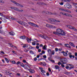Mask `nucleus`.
Instances as JSON below:
<instances>
[{
	"label": "nucleus",
	"mask_w": 77,
	"mask_h": 77,
	"mask_svg": "<svg viewBox=\"0 0 77 77\" xmlns=\"http://www.w3.org/2000/svg\"><path fill=\"white\" fill-rule=\"evenodd\" d=\"M27 44L24 45L23 46V48H26V47H27Z\"/></svg>",
	"instance_id": "nucleus-29"
},
{
	"label": "nucleus",
	"mask_w": 77,
	"mask_h": 77,
	"mask_svg": "<svg viewBox=\"0 0 77 77\" xmlns=\"http://www.w3.org/2000/svg\"><path fill=\"white\" fill-rule=\"evenodd\" d=\"M33 60H35V61H36V60H37V58L35 57L34 58Z\"/></svg>",
	"instance_id": "nucleus-42"
},
{
	"label": "nucleus",
	"mask_w": 77,
	"mask_h": 77,
	"mask_svg": "<svg viewBox=\"0 0 77 77\" xmlns=\"http://www.w3.org/2000/svg\"><path fill=\"white\" fill-rule=\"evenodd\" d=\"M59 10H60V11H63V12H68V13H71V11H69L66 9L60 8H59Z\"/></svg>",
	"instance_id": "nucleus-5"
},
{
	"label": "nucleus",
	"mask_w": 77,
	"mask_h": 77,
	"mask_svg": "<svg viewBox=\"0 0 77 77\" xmlns=\"http://www.w3.org/2000/svg\"><path fill=\"white\" fill-rule=\"evenodd\" d=\"M49 20L50 21V23H51V24H55L54 23H56V22L60 23V21L57 20H54V19H49ZM53 22L54 23H53Z\"/></svg>",
	"instance_id": "nucleus-2"
},
{
	"label": "nucleus",
	"mask_w": 77,
	"mask_h": 77,
	"mask_svg": "<svg viewBox=\"0 0 77 77\" xmlns=\"http://www.w3.org/2000/svg\"><path fill=\"white\" fill-rule=\"evenodd\" d=\"M26 38H27L26 36H25V35H23L21 36L20 38V39H25Z\"/></svg>",
	"instance_id": "nucleus-11"
},
{
	"label": "nucleus",
	"mask_w": 77,
	"mask_h": 77,
	"mask_svg": "<svg viewBox=\"0 0 77 77\" xmlns=\"http://www.w3.org/2000/svg\"><path fill=\"white\" fill-rule=\"evenodd\" d=\"M23 62H24V63H26V61L24 60H23Z\"/></svg>",
	"instance_id": "nucleus-64"
},
{
	"label": "nucleus",
	"mask_w": 77,
	"mask_h": 77,
	"mask_svg": "<svg viewBox=\"0 0 77 77\" xmlns=\"http://www.w3.org/2000/svg\"><path fill=\"white\" fill-rule=\"evenodd\" d=\"M58 48H55V51H58Z\"/></svg>",
	"instance_id": "nucleus-47"
},
{
	"label": "nucleus",
	"mask_w": 77,
	"mask_h": 77,
	"mask_svg": "<svg viewBox=\"0 0 77 77\" xmlns=\"http://www.w3.org/2000/svg\"><path fill=\"white\" fill-rule=\"evenodd\" d=\"M66 6L67 7L68 9H71L72 8V6H71V5L69 4H66Z\"/></svg>",
	"instance_id": "nucleus-8"
},
{
	"label": "nucleus",
	"mask_w": 77,
	"mask_h": 77,
	"mask_svg": "<svg viewBox=\"0 0 77 77\" xmlns=\"http://www.w3.org/2000/svg\"><path fill=\"white\" fill-rule=\"evenodd\" d=\"M11 2H12V3H14V4H15V5H17V6H19V5H20V4H19L15 2V1L11 0Z\"/></svg>",
	"instance_id": "nucleus-9"
},
{
	"label": "nucleus",
	"mask_w": 77,
	"mask_h": 77,
	"mask_svg": "<svg viewBox=\"0 0 77 77\" xmlns=\"http://www.w3.org/2000/svg\"><path fill=\"white\" fill-rule=\"evenodd\" d=\"M24 51H25V52H26V53H27V52H28V50H27V49H25L24 50Z\"/></svg>",
	"instance_id": "nucleus-34"
},
{
	"label": "nucleus",
	"mask_w": 77,
	"mask_h": 77,
	"mask_svg": "<svg viewBox=\"0 0 77 77\" xmlns=\"http://www.w3.org/2000/svg\"><path fill=\"white\" fill-rule=\"evenodd\" d=\"M42 48L43 50H45L46 49V45H45Z\"/></svg>",
	"instance_id": "nucleus-30"
},
{
	"label": "nucleus",
	"mask_w": 77,
	"mask_h": 77,
	"mask_svg": "<svg viewBox=\"0 0 77 77\" xmlns=\"http://www.w3.org/2000/svg\"><path fill=\"white\" fill-rule=\"evenodd\" d=\"M5 60L6 61L7 63H9V60H8V58L5 57Z\"/></svg>",
	"instance_id": "nucleus-25"
},
{
	"label": "nucleus",
	"mask_w": 77,
	"mask_h": 77,
	"mask_svg": "<svg viewBox=\"0 0 77 77\" xmlns=\"http://www.w3.org/2000/svg\"><path fill=\"white\" fill-rule=\"evenodd\" d=\"M69 66H67V65H66V68L68 69H69Z\"/></svg>",
	"instance_id": "nucleus-36"
},
{
	"label": "nucleus",
	"mask_w": 77,
	"mask_h": 77,
	"mask_svg": "<svg viewBox=\"0 0 77 77\" xmlns=\"http://www.w3.org/2000/svg\"><path fill=\"white\" fill-rule=\"evenodd\" d=\"M0 3H4V2L3 1H2V0H0Z\"/></svg>",
	"instance_id": "nucleus-43"
},
{
	"label": "nucleus",
	"mask_w": 77,
	"mask_h": 77,
	"mask_svg": "<svg viewBox=\"0 0 77 77\" xmlns=\"http://www.w3.org/2000/svg\"><path fill=\"white\" fill-rule=\"evenodd\" d=\"M36 48L37 49H39V47L38 46H36Z\"/></svg>",
	"instance_id": "nucleus-59"
},
{
	"label": "nucleus",
	"mask_w": 77,
	"mask_h": 77,
	"mask_svg": "<svg viewBox=\"0 0 77 77\" xmlns=\"http://www.w3.org/2000/svg\"><path fill=\"white\" fill-rule=\"evenodd\" d=\"M57 64L58 65H61V63H60V62H59Z\"/></svg>",
	"instance_id": "nucleus-50"
},
{
	"label": "nucleus",
	"mask_w": 77,
	"mask_h": 77,
	"mask_svg": "<svg viewBox=\"0 0 77 77\" xmlns=\"http://www.w3.org/2000/svg\"><path fill=\"white\" fill-rule=\"evenodd\" d=\"M12 63H13L14 64H15V63H16V62H15V61H12Z\"/></svg>",
	"instance_id": "nucleus-41"
},
{
	"label": "nucleus",
	"mask_w": 77,
	"mask_h": 77,
	"mask_svg": "<svg viewBox=\"0 0 77 77\" xmlns=\"http://www.w3.org/2000/svg\"><path fill=\"white\" fill-rule=\"evenodd\" d=\"M11 20H15V18L14 17H12Z\"/></svg>",
	"instance_id": "nucleus-56"
},
{
	"label": "nucleus",
	"mask_w": 77,
	"mask_h": 77,
	"mask_svg": "<svg viewBox=\"0 0 77 77\" xmlns=\"http://www.w3.org/2000/svg\"><path fill=\"white\" fill-rule=\"evenodd\" d=\"M26 47H27L28 49H30V46L29 45H28V44H27V46Z\"/></svg>",
	"instance_id": "nucleus-28"
},
{
	"label": "nucleus",
	"mask_w": 77,
	"mask_h": 77,
	"mask_svg": "<svg viewBox=\"0 0 77 77\" xmlns=\"http://www.w3.org/2000/svg\"><path fill=\"white\" fill-rule=\"evenodd\" d=\"M72 5L74 6H75V8H77V4L75 3H73Z\"/></svg>",
	"instance_id": "nucleus-19"
},
{
	"label": "nucleus",
	"mask_w": 77,
	"mask_h": 77,
	"mask_svg": "<svg viewBox=\"0 0 77 77\" xmlns=\"http://www.w3.org/2000/svg\"><path fill=\"white\" fill-rule=\"evenodd\" d=\"M48 52L49 53V54H50L51 56L52 55V51L50 49H48Z\"/></svg>",
	"instance_id": "nucleus-7"
},
{
	"label": "nucleus",
	"mask_w": 77,
	"mask_h": 77,
	"mask_svg": "<svg viewBox=\"0 0 77 77\" xmlns=\"http://www.w3.org/2000/svg\"><path fill=\"white\" fill-rule=\"evenodd\" d=\"M20 24H21V25H26V23L24 22H21V21L20 22Z\"/></svg>",
	"instance_id": "nucleus-13"
},
{
	"label": "nucleus",
	"mask_w": 77,
	"mask_h": 77,
	"mask_svg": "<svg viewBox=\"0 0 77 77\" xmlns=\"http://www.w3.org/2000/svg\"><path fill=\"white\" fill-rule=\"evenodd\" d=\"M46 26L48 28H51V29L56 28V26H53L52 25L49 24H46Z\"/></svg>",
	"instance_id": "nucleus-6"
},
{
	"label": "nucleus",
	"mask_w": 77,
	"mask_h": 77,
	"mask_svg": "<svg viewBox=\"0 0 77 77\" xmlns=\"http://www.w3.org/2000/svg\"><path fill=\"white\" fill-rule=\"evenodd\" d=\"M24 67L25 69H29V68H30V67L26 64L24 65Z\"/></svg>",
	"instance_id": "nucleus-14"
},
{
	"label": "nucleus",
	"mask_w": 77,
	"mask_h": 77,
	"mask_svg": "<svg viewBox=\"0 0 77 77\" xmlns=\"http://www.w3.org/2000/svg\"><path fill=\"white\" fill-rule=\"evenodd\" d=\"M61 62L63 64H66L67 63V59L66 58L61 59Z\"/></svg>",
	"instance_id": "nucleus-3"
},
{
	"label": "nucleus",
	"mask_w": 77,
	"mask_h": 77,
	"mask_svg": "<svg viewBox=\"0 0 77 77\" xmlns=\"http://www.w3.org/2000/svg\"><path fill=\"white\" fill-rule=\"evenodd\" d=\"M38 52H39V53L41 52V49H39L38 50Z\"/></svg>",
	"instance_id": "nucleus-55"
},
{
	"label": "nucleus",
	"mask_w": 77,
	"mask_h": 77,
	"mask_svg": "<svg viewBox=\"0 0 77 77\" xmlns=\"http://www.w3.org/2000/svg\"><path fill=\"white\" fill-rule=\"evenodd\" d=\"M48 15H51L52 14V13H51V12L49 11V13H48Z\"/></svg>",
	"instance_id": "nucleus-63"
},
{
	"label": "nucleus",
	"mask_w": 77,
	"mask_h": 77,
	"mask_svg": "<svg viewBox=\"0 0 77 77\" xmlns=\"http://www.w3.org/2000/svg\"><path fill=\"white\" fill-rule=\"evenodd\" d=\"M9 34L10 35H11L12 36H14V35H15V34L14 32H9Z\"/></svg>",
	"instance_id": "nucleus-12"
},
{
	"label": "nucleus",
	"mask_w": 77,
	"mask_h": 77,
	"mask_svg": "<svg viewBox=\"0 0 77 77\" xmlns=\"http://www.w3.org/2000/svg\"><path fill=\"white\" fill-rule=\"evenodd\" d=\"M51 61L52 62V63H54V60H51Z\"/></svg>",
	"instance_id": "nucleus-60"
},
{
	"label": "nucleus",
	"mask_w": 77,
	"mask_h": 77,
	"mask_svg": "<svg viewBox=\"0 0 77 77\" xmlns=\"http://www.w3.org/2000/svg\"><path fill=\"white\" fill-rule=\"evenodd\" d=\"M39 36L40 37H41L42 38H44V39H46V38H44V35H39Z\"/></svg>",
	"instance_id": "nucleus-22"
},
{
	"label": "nucleus",
	"mask_w": 77,
	"mask_h": 77,
	"mask_svg": "<svg viewBox=\"0 0 77 77\" xmlns=\"http://www.w3.org/2000/svg\"><path fill=\"white\" fill-rule=\"evenodd\" d=\"M29 71L31 73H34L35 72V70L31 69H29Z\"/></svg>",
	"instance_id": "nucleus-15"
},
{
	"label": "nucleus",
	"mask_w": 77,
	"mask_h": 77,
	"mask_svg": "<svg viewBox=\"0 0 77 77\" xmlns=\"http://www.w3.org/2000/svg\"><path fill=\"white\" fill-rule=\"evenodd\" d=\"M62 53H63V55L64 56H68V54L66 52H65L64 51H62L61 52Z\"/></svg>",
	"instance_id": "nucleus-10"
},
{
	"label": "nucleus",
	"mask_w": 77,
	"mask_h": 77,
	"mask_svg": "<svg viewBox=\"0 0 77 77\" xmlns=\"http://www.w3.org/2000/svg\"><path fill=\"white\" fill-rule=\"evenodd\" d=\"M48 71H49V72H51V69L50 68H48Z\"/></svg>",
	"instance_id": "nucleus-46"
},
{
	"label": "nucleus",
	"mask_w": 77,
	"mask_h": 77,
	"mask_svg": "<svg viewBox=\"0 0 77 77\" xmlns=\"http://www.w3.org/2000/svg\"><path fill=\"white\" fill-rule=\"evenodd\" d=\"M60 14L63 15H64V14H65V13H63L62 12H60Z\"/></svg>",
	"instance_id": "nucleus-40"
},
{
	"label": "nucleus",
	"mask_w": 77,
	"mask_h": 77,
	"mask_svg": "<svg viewBox=\"0 0 77 77\" xmlns=\"http://www.w3.org/2000/svg\"><path fill=\"white\" fill-rule=\"evenodd\" d=\"M10 8H11V9H14V7H11Z\"/></svg>",
	"instance_id": "nucleus-57"
},
{
	"label": "nucleus",
	"mask_w": 77,
	"mask_h": 77,
	"mask_svg": "<svg viewBox=\"0 0 77 77\" xmlns=\"http://www.w3.org/2000/svg\"><path fill=\"white\" fill-rule=\"evenodd\" d=\"M62 0V1L63 2H69L71 1V0Z\"/></svg>",
	"instance_id": "nucleus-24"
},
{
	"label": "nucleus",
	"mask_w": 77,
	"mask_h": 77,
	"mask_svg": "<svg viewBox=\"0 0 77 77\" xmlns=\"http://www.w3.org/2000/svg\"><path fill=\"white\" fill-rule=\"evenodd\" d=\"M67 47H69V48H71V46H69V44H67Z\"/></svg>",
	"instance_id": "nucleus-44"
},
{
	"label": "nucleus",
	"mask_w": 77,
	"mask_h": 77,
	"mask_svg": "<svg viewBox=\"0 0 77 77\" xmlns=\"http://www.w3.org/2000/svg\"><path fill=\"white\" fill-rule=\"evenodd\" d=\"M60 5H63V2H60Z\"/></svg>",
	"instance_id": "nucleus-53"
},
{
	"label": "nucleus",
	"mask_w": 77,
	"mask_h": 77,
	"mask_svg": "<svg viewBox=\"0 0 77 77\" xmlns=\"http://www.w3.org/2000/svg\"><path fill=\"white\" fill-rule=\"evenodd\" d=\"M55 52H54V51H53L52 52V55H54V54Z\"/></svg>",
	"instance_id": "nucleus-35"
},
{
	"label": "nucleus",
	"mask_w": 77,
	"mask_h": 77,
	"mask_svg": "<svg viewBox=\"0 0 77 77\" xmlns=\"http://www.w3.org/2000/svg\"><path fill=\"white\" fill-rule=\"evenodd\" d=\"M55 68H56V69H59L60 68V67L59 66L57 65L55 66Z\"/></svg>",
	"instance_id": "nucleus-23"
},
{
	"label": "nucleus",
	"mask_w": 77,
	"mask_h": 77,
	"mask_svg": "<svg viewBox=\"0 0 77 77\" xmlns=\"http://www.w3.org/2000/svg\"><path fill=\"white\" fill-rule=\"evenodd\" d=\"M69 44L70 45H71V46H72L73 47H75V45H74V44H73V43H71V42H70L69 43Z\"/></svg>",
	"instance_id": "nucleus-18"
},
{
	"label": "nucleus",
	"mask_w": 77,
	"mask_h": 77,
	"mask_svg": "<svg viewBox=\"0 0 77 77\" xmlns=\"http://www.w3.org/2000/svg\"><path fill=\"white\" fill-rule=\"evenodd\" d=\"M69 28V29H72L73 28V27L70 26V25H68L67 26Z\"/></svg>",
	"instance_id": "nucleus-21"
},
{
	"label": "nucleus",
	"mask_w": 77,
	"mask_h": 77,
	"mask_svg": "<svg viewBox=\"0 0 77 77\" xmlns=\"http://www.w3.org/2000/svg\"><path fill=\"white\" fill-rule=\"evenodd\" d=\"M1 53H2L3 54H5V52L4 51H1Z\"/></svg>",
	"instance_id": "nucleus-38"
},
{
	"label": "nucleus",
	"mask_w": 77,
	"mask_h": 77,
	"mask_svg": "<svg viewBox=\"0 0 77 77\" xmlns=\"http://www.w3.org/2000/svg\"><path fill=\"white\" fill-rule=\"evenodd\" d=\"M69 57H70V58H72V57H73V58H75V56H74V55H72V54L70 55H69Z\"/></svg>",
	"instance_id": "nucleus-20"
},
{
	"label": "nucleus",
	"mask_w": 77,
	"mask_h": 77,
	"mask_svg": "<svg viewBox=\"0 0 77 77\" xmlns=\"http://www.w3.org/2000/svg\"><path fill=\"white\" fill-rule=\"evenodd\" d=\"M61 66L63 68H64V67H65V66H64V65H63L62 64H61Z\"/></svg>",
	"instance_id": "nucleus-51"
},
{
	"label": "nucleus",
	"mask_w": 77,
	"mask_h": 77,
	"mask_svg": "<svg viewBox=\"0 0 77 77\" xmlns=\"http://www.w3.org/2000/svg\"><path fill=\"white\" fill-rule=\"evenodd\" d=\"M16 64H17V65H19L20 64V61L17 62L16 63Z\"/></svg>",
	"instance_id": "nucleus-62"
},
{
	"label": "nucleus",
	"mask_w": 77,
	"mask_h": 77,
	"mask_svg": "<svg viewBox=\"0 0 77 77\" xmlns=\"http://www.w3.org/2000/svg\"><path fill=\"white\" fill-rule=\"evenodd\" d=\"M62 50V48H60L59 49L58 51H61Z\"/></svg>",
	"instance_id": "nucleus-48"
},
{
	"label": "nucleus",
	"mask_w": 77,
	"mask_h": 77,
	"mask_svg": "<svg viewBox=\"0 0 77 77\" xmlns=\"http://www.w3.org/2000/svg\"><path fill=\"white\" fill-rule=\"evenodd\" d=\"M57 32L58 33V35H63L65 36V32L64 31H63L62 30L59 29H57Z\"/></svg>",
	"instance_id": "nucleus-1"
},
{
	"label": "nucleus",
	"mask_w": 77,
	"mask_h": 77,
	"mask_svg": "<svg viewBox=\"0 0 77 77\" xmlns=\"http://www.w3.org/2000/svg\"><path fill=\"white\" fill-rule=\"evenodd\" d=\"M26 40L28 42H30V41H31V40H32V38L29 39V38L26 37Z\"/></svg>",
	"instance_id": "nucleus-16"
},
{
	"label": "nucleus",
	"mask_w": 77,
	"mask_h": 77,
	"mask_svg": "<svg viewBox=\"0 0 77 77\" xmlns=\"http://www.w3.org/2000/svg\"><path fill=\"white\" fill-rule=\"evenodd\" d=\"M30 53L31 54H34V53H33V51H30Z\"/></svg>",
	"instance_id": "nucleus-32"
},
{
	"label": "nucleus",
	"mask_w": 77,
	"mask_h": 77,
	"mask_svg": "<svg viewBox=\"0 0 77 77\" xmlns=\"http://www.w3.org/2000/svg\"><path fill=\"white\" fill-rule=\"evenodd\" d=\"M6 74L7 75H11V74H12V73H10L9 72H7L6 73Z\"/></svg>",
	"instance_id": "nucleus-31"
},
{
	"label": "nucleus",
	"mask_w": 77,
	"mask_h": 77,
	"mask_svg": "<svg viewBox=\"0 0 77 77\" xmlns=\"http://www.w3.org/2000/svg\"><path fill=\"white\" fill-rule=\"evenodd\" d=\"M20 6L21 8H23V5H20Z\"/></svg>",
	"instance_id": "nucleus-61"
},
{
	"label": "nucleus",
	"mask_w": 77,
	"mask_h": 77,
	"mask_svg": "<svg viewBox=\"0 0 77 77\" xmlns=\"http://www.w3.org/2000/svg\"><path fill=\"white\" fill-rule=\"evenodd\" d=\"M43 57L45 59H46V58H47V56H46V55L43 56Z\"/></svg>",
	"instance_id": "nucleus-54"
},
{
	"label": "nucleus",
	"mask_w": 77,
	"mask_h": 77,
	"mask_svg": "<svg viewBox=\"0 0 77 77\" xmlns=\"http://www.w3.org/2000/svg\"><path fill=\"white\" fill-rule=\"evenodd\" d=\"M32 45H36V43H35L34 42H32Z\"/></svg>",
	"instance_id": "nucleus-39"
},
{
	"label": "nucleus",
	"mask_w": 77,
	"mask_h": 77,
	"mask_svg": "<svg viewBox=\"0 0 77 77\" xmlns=\"http://www.w3.org/2000/svg\"><path fill=\"white\" fill-rule=\"evenodd\" d=\"M28 24H29V25H30V26H33L35 27H39V26H38V25L35 24L34 23H33L29 22H28Z\"/></svg>",
	"instance_id": "nucleus-4"
},
{
	"label": "nucleus",
	"mask_w": 77,
	"mask_h": 77,
	"mask_svg": "<svg viewBox=\"0 0 77 77\" xmlns=\"http://www.w3.org/2000/svg\"><path fill=\"white\" fill-rule=\"evenodd\" d=\"M9 45H10L11 47H13V45H12V44L11 43H9Z\"/></svg>",
	"instance_id": "nucleus-52"
},
{
	"label": "nucleus",
	"mask_w": 77,
	"mask_h": 77,
	"mask_svg": "<svg viewBox=\"0 0 77 77\" xmlns=\"http://www.w3.org/2000/svg\"><path fill=\"white\" fill-rule=\"evenodd\" d=\"M14 10H15V11H19V9L16 8H14Z\"/></svg>",
	"instance_id": "nucleus-27"
},
{
	"label": "nucleus",
	"mask_w": 77,
	"mask_h": 77,
	"mask_svg": "<svg viewBox=\"0 0 77 77\" xmlns=\"http://www.w3.org/2000/svg\"><path fill=\"white\" fill-rule=\"evenodd\" d=\"M42 54H45V51H42Z\"/></svg>",
	"instance_id": "nucleus-45"
},
{
	"label": "nucleus",
	"mask_w": 77,
	"mask_h": 77,
	"mask_svg": "<svg viewBox=\"0 0 77 77\" xmlns=\"http://www.w3.org/2000/svg\"><path fill=\"white\" fill-rule=\"evenodd\" d=\"M20 66L22 67H24V64L23 63H21L20 64Z\"/></svg>",
	"instance_id": "nucleus-37"
},
{
	"label": "nucleus",
	"mask_w": 77,
	"mask_h": 77,
	"mask_svg": "<svg viewBox=\"0 0 77 77\" xmlns=\"http://www.w3.org/2000/svg\"><path fill=\"white\" fill-rule=\"evenodd\" d=\"M73 30H74V31H75V32H77V29L75 28L74 27H73V28L72 29Z\"/></svg>",
	"instance_id": "nucleus-26"
},
{
	"label": "nucleus",
	"mask_w": 77,
	"mask_h": 77,
	"mask_svg": "<svg viewBox=\"0 0 77 77\" xmlns=\"http://www.w3.org/2000/svg\"><path fill=\"white\" fill-rule=\"evenodd\" d=\"M43 66H46V63H43Z\"/></svg>",
	"instance_id": "nucleus-49"
},
{
	"label": "nucleus",
	"mask_w": 77,
	"mask_h": 77,
	"mask_svg": "<svg viewBox=\"0 0 77 77\" xmlns=\"http://www.w3.org/2000/svg\"><path fill=\"white\" fill-rule=\"evenodd\" d=\"M75 55L76 56V57H77V52H75Z\"/></svg>",
	"instance_id": "nucleus-58"
},
{
	"label": "nucleus",
	"mask_w": 77,
	"mask_h": 77,
	"mask_svg": "<svg viewBox=\"0 0 77 77\" xmlns=\"http://www.w3.org/2000/svg\"><path fill=\"white\" fill-rule=\"evenodd\" d=\"M53 33H54V34H55V35H58V34L57 33V32H53Z\"/></svg>",
	"instance_id": "nucleus-33"
},
{
	"label": "nucleus",
	"mask_w": 77,
	"mask_h": 77,
	"mask_svg": "<svg viewBox=\"0 0 77 77\" xmlns=\"http://www.w3.org/2000/svg\"><path fill=\"white\" fill-rule=\"evenodd\" d=\"M41 71L43 73V75H45V74L44 73H45V71L44 70H41Z\"/></svg>",
	"instance_id": "nucleus-17"
}]
</instances>
